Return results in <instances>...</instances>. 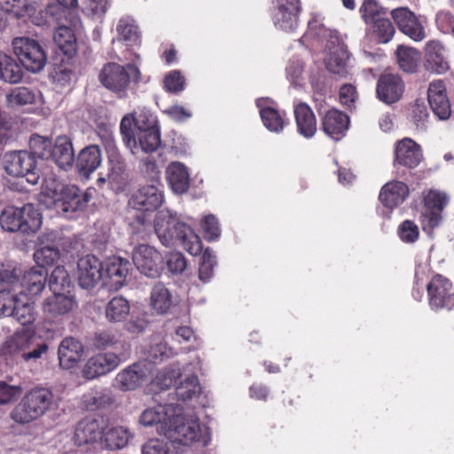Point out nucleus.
I'll return each mask as SVG.
<instances>
[{
	"label": "nucleus",
	"mask_w": 454,
	"mask_h": 454,
	"mask_svg": "<svg viewBox=\"0 0 454 454\" xmlns=\"http://www.w3.org/2000/svg\"><path fill=\"white\" fill-rule=\"evenodd\" d=\"M382 12L383 9L378 5L375 0H364L360 7L361 17L368 26L380 19Z\"/></svg>",
	"instance_id": "680f3d73"
},
{
	"label": "nucleus",
	"mask_w": 454,
	"mask_h": 454,
	"mask_svg": "<svg viewBox=\"0 0 454 454\" xmlns=\"http://www.w3.org/2000/svg\"><path fill=\"white\" fill-rule=\"evenodd\" d=\"M131 437L132 434L128 428L121 426L113 427L105 430L101 443L110 450H121L127 446Z\"/></svg>",
	"instance_id": "4c0bfd02"
},
{
	"label": "nucleus",
	"mask_w": 454,
	"mask_h": 454,
	"mask_svg": "<svg viewBox=\"0 0 454 454\" xmlns=\"http://www.w3.org/2000/svg\"><path fill=\"white\" fill-rule=\"evenodd\" d=\"M136 137L141 149L147 153L155 152L161 144L160 131L158 127H149L138 131Z\"/></svg>",
	"instance_id": "a18cd8bd"
},
{
	"label": "nucleus",
	"mask_w": 454,
	"mask_h": 454,
	"mask_svg": "<svg viewBox=\"0 0 454 454\" xmlns=\"http://www.w3.org/2000/svg\"><path fill=\"white\" fill-rule=\"evenodd\" d=\"M114 398L111 391L102 389L100 391L90 392L83 395V403L88 411H98L112 405Z\"/></svg>",
	"instance_id": "37998d69"
},
{
	"label": "nucleus",
	"mask_w": 454,
	"mask_h": 454,
	"mask_svg": "<svg viewBox=\"0 0 454 454\" xmlns=\"http://www.w3.org/2000/svg\"><path fill=\"white\" fill-rule=\"evenodd\" d=\"M54 395L46 387H34L27 391L11 412V419L20 425H27L43 417L53 403Z\"/></svg>",
	"instance_id": "7ed1b4c3"
},
{
	"label": "nucleus",
	"mask_w": 454,
	"mask_h": 454,
	"mask_svg": "<svg viewBox=\"0 0 454 454\" xmlns=\"http://www.w3.org/2000/svg\"><path fill=\"white\" fill-rule=\"evenodd\" d=\"M90 200V195L83 192L76 185H66L62 188V192L53 203L54 206L59 207L63 212L82 211Z\"/></svg>",
	"instance_id": "4be33fe9"
},
{
	"label": "nucleus",
	"mask_w": 454,
	"mask_h": 454,
	"mask_svg": "<svg viewBox=\"0 0 454 454\" xmlns=\"http://www.w3.org/2000/svg\"><path fill=\"white\" fill-rule=\"evenodd\" d=\"M216 264L215 255L209 248L204 250L199 268V277L203 282L208 281L214 275V268Z\"/></svg>",
	"instance_id": "13d9d810"
},
{
	"label": "nucleus",
	"mask_w": 454,
	"mask_h": 454,
	"mask_svg": "<svg viewBox=\"0 0 454 454\" xmlns=\"http://www.w3.org/2000/svg\"><path fill=\"white\" fill-rule=\"evenodd\" d=\"M294 114L299 134L306 138L313 137L317 130V126L311 107L307 103L300 102L295 105Z\"/></svg>",
	"instance_id": "c756f323"
},
{
	"label": "nucleus",
	"mask_w": 454,
	"mask_h": 454,
	"mask_svg": "<svg viewBox=\"0 0 454 454\" xmlns=\"http://www.w3.org/2000/svg\"><path fill=\"white\" fill-rule=\"evenodd\" d=\"M106 429V424L103 418L85 417L74 427V442L78 447L93 445L102 441Z\"/></svg>",
	"instance_id": "9b49d317"
},
{
	"label": "nucleus",
	"mask_w": 454,
	"mask_h": 454,
	"mask_svg": "<svg viewBox=\"0 0 454 454\" xmlns=\"http://www.w3.org/2000/svg\"><path fill=\"white\" fill-rule=\"evenodd\" d=\"M163 202V193L154 185H144L135 191L129 199V206L136 210L153 212Z\"/></svg>",
	"instance_id": "dca6fc26"
},
{
	"label": "nucleus",
	"mask_w": 454,
	"mask_h": 454,
	"mask_svg": "<svg viewBox=\"0 0 454 454\" xmlns=\"http://www.w3.org/2000/svg\"><path fill=\"white\" fill-rule=\"evenodd\" d=\"M103 263L93 254H87L77 262V278L83 289L93 288L103 278Z\"/></svg>",
	"instance_id": "f3484780"
},
{
	"label": "nucleus",
	"mask_w": 454,
	"mask_h": 454,
	"mask_svg": "<svg viewBox=\"0 0 454 454\" xmlns=\"http://www.w3.org/2000/svg\"><path fill=\"white\" fill-rule=\"evenodd\" d=\"M154 231L166 247L181 245L192 255L200 254L203 249L200 238L186 223L168 212H160L154 220Z\"/></svg>",
	"instance_id": "f257e3e1"
},
{
	"label": "nucleus",
	"mask_w": 454,
	"mask_h": 454,
	"mask_svg": "<svg viewBox=\"0 0 454 454\" xmlns=\"http://www.w3.org/2000/svg\"><path fill=\"white\" fill-rule=\"evenodd\" d=\"M60 257L59 248L51 246H45L37 249L34 254V259L36 266L39 268L46 269L48 266H52Z\"/></svg>",
	"instance_id": "3c124183"
},
{
	"label": "nucleus",
	"mask_w": 454,
	"mask_h": 454,
	"mask_svg": "<svg viewBox=\"0 0 454 454\" xmlns=\"http://www.w3.org/2000/svg\"><path fill=\"white\" fill-rule=\"evenodd\" d=\"M12 317L22 325H28L35 322L36 312L34 308V303L29 301L27 296H18L15 304V311Z\"/></svg>",
	"instance_id": "a19ab883"
},
{
	"label": "nucleus",
	"mask_w": 454,
	"mask_h": 454,
	"mask_svg": "<svg viewBox=\"0 0 454 454\" xmlns=\"http://www.w3.org/2000/svg\"><path fill=\"white\" fill-rule=\"evenodd\" d=\"M52 294L43 303V312L52 317L68 314L75 304L74 297L66 295L61 292Z\"/></svg>",
	"instance_id": "473e14b6"
},
{
	"label": "nucleus",
	"mask_w": 454,
	"mask_h": 454,
	"mask_svg": "<svg viewBox=\"0 0 454 454\" xmlns=\"http://www.w3.org/2000/svg\"><path fill=\"white\" fill-rule=\"evenodd\" d=\"M139 75V69L133 64L121 66L117 63H107L102 67L98 80L106 89L122 96L126 93L130 80H137Z\"/></svg>",
	"instance_id": "423d86ee"
},
{
	"label": "nucleus",
	"mask_w": 454,
	"mask_h": 454,
	"mask_svg": "<svg viewBox=\"0 0 454 454\" xmlns=\"http://www.w3.org/2000/svg\"><path fill=\"white\" fill-rule=\"evenodd\" d=\"M45 12L47 24L57 26L54 42L66 57H72L76 50L75 35L82 30V21L76 9L64 8L59 4L50 5Z\"/></svg>",
	"instance_id": "f03ea898"
},
{
	"label": "nucleus",
	"mask_w": 454,
	"mask_h": 454,
	"mask_svg": "<svg viewBox=\"0 0 454 454\" xmlns=\"http://www.w3.org/2000/svg\"><path fill=\"white\" fill-rule=\"evenodd\" d=\"M373 32L377 34L380 40L387 43L393 37L395 28L388 19L381 17L370 26Z\"/></svg>",
	"instance_id": "69168bd1"
},
{
	"label": "nucleus",
	"mask_w": 454,
	"mask_h": 454,
	"mask_svg": "<svg viewBox=\"0 0 454 454\" xmlns=\"http://www.w3.org/2000/svg\"><path fill=\"white\" fill-rule=\"evenodd\" d=\"M51 148L52 142L50 138L38 134H33L30 137L28 153L33 154L36 160L37 159H50Z\"/></svg>",
	"instance_id": "de8ad7c7"
},
{
	"label": "nucleus",
	"mask_w": 454,
	"mask_h": 454,
	"mask_svg": "<svg viewBox=\"0 0 454 454\" xmlns=\"http://www.w3.org/2000/svg\"><path fill=\"white\" fill-rule=\"evenodd\" d=\"M153 374V365L148 360L139 361L120 372L116 381L121 389L134 390L148 381Z\"/></svg>",
	"instance_id": "ddd939ff"
},
{
	"label": "nucleus",
	"mask_w": 454,
	"mask_h": 454,
	"mask_svg": "<svg viewBox=\"0 0 454 454\" xmlns=\"http://www.w3.org/2000/svg\"><path fill=\"white\" fill-rule=\"evenodd\" d=\"M61 169L71 168L74 161V152L71 138L67 136H59L52 145L51 157Z\"/></svg>",
	"instance_id": "7c9ffc66"
},
{
	"label": "nucleus",
	"mask_w": 454,
	"mask_h": 454,
	"mask_svg": "<svg viewBox=\"0 0 454 454\" xmlns=\"http://www.w3.org/2000/svg\"><path fill=\"white\" fill-rule=\"evenodd\" d=\"M150 301L153 309L161 315L167 314L174 304L171 292L161 282L153 286L151 291Z\"/></svg>",
	"instance_id": "e433bc0d"
},
{
	"label": "nucleus",
	"mask_w": 454,
	"mask_h": 454,
	"mask_svg": "<svg viewBox=\"0 0 454 454\" xmlns=\"http://www.w3.org/2000/svg\"><path fill=\"white\" fill-rule=\"evenodd\" d=\"M428 306L433 311L451 310L454 308L453 284L442 274H434L426 286Z\"/></svg>",
	"instance_id": "1a4fd4ad"
},
{
	"label": "nucleus",
	"mask_w": 454,
	"mask_h": 454,
	"mask_svg": "<svg viewBox=\"0 0 454 454\" xmlns=\"http://www.w3.org/2000/svg\"><path fill=\"white\" fill-rule=\"evenodd\" d=\"M84 348L82 343L73 337L62 340L58 350L59 365L66 370L74 368L81 360Z\"/></svg>",
	"instance_id": "cd10ccee"
},
{
	"label": "nucleus",
	"mask_w": 454,
	"mask_h": 454,
	"mask_svg": "<svg viewBox=\"0 0 454 454\" xmlns=\"http://www.w3.org/2000/svg\"><path fill=\"white\" fill-rule=\"evenodd\" d=\"M261 118L264 126L270 131L279 132L283 129L285 121L280 113L273 107L267 106L261 110Z\"/></svg>",
	"instance_id": "603ef678"
},
{
	"label": "nucleus",
	"mask_w": 454,
	"mask_h": 454,
	"mask_svg": "<svg viewBox=\"0 0 454 454\" xmlns=\"http://www.w3.org/2000/svg\"><path fill=\"white\" fill-rule=\"evenodd\" d=\"M12 51L16 57H46L45 46L40 41L29 36L12 39Z\"/></svg>",
	"instance_id": "72a5a7b5"
},
{
	"label": "nucleus",
	"mask_w": 454,
	"mask_h": 454,
	"mask_svg": "<svg viewBox=\"0 0 454 454\" xmlns=\"http://www.w3.org/2000/svg\"><path fill=\"white\" fill-rule=\"evenodd\" d=\"M20 274L21 270L18 269L0 270V290L16 292L17 288L20 287Z\"/></svg>",
	"instance_id": "6e6d98bb"
},
{
	"label": "nucleus",
	"mask_w": 454,
	"mask_h": 454,
	"mask_svg": "<svg viewBox=\"0 0 454 454\" xmlns=\"http://www.w3.org/2000/svg\"><path fill=\"white\" fill-rule=\"evenodd\" d=\"M429 113L424 101L416 100L410 108L409 118L417 128H424Z\"/></svg>",
	"instance_id": "bf43d9fd"
},
{
	"label": "nucleus",
	"mask_w": 454,
	"mask_h": 454,
	"mask_svg": "<svg viewBox=\"0 0 454 454\" xmlns=\"http://www.w3.org/2000/svg\"><path fill=\"white\" fill-rule=\"evenodd\" d=\"M176 406L172 404H159L154 407L145 409L139 417V424L144 427H153L159 425V431L162 434V427L168 425L171 415H176Z\"/></svg>",
	"instance_id": "c85d7f7f"
},
{
	"label": "nucleus",
	"mask_w": 454,
	"mask_h": 454,
	"mask_svg": "<svg viewBox=\"0 0 454 454\" xmlns=\"http://www.w3.org/2000/svg\"><path fill=\"white\" fill-rule=\"evenodd\" d=\"M449 201L450 199L446 193L435 190H430L424 197L422 218L428 228L434 229L440 225L442 212Z\"/></svg>",
	"instance_id": "2eb2a0df"
},
{
	"label": "nucleus",
	"mask_w": 454,
	"mask_h": 454,
	"mask_svg": "<svg viewBox=\"0 0 454 454\" xmlns=\"http://www.w3.org/2000/svg\"><path fill=\"white\" fill-rule=\"evenodd\" d=\"M132 259L137 269L144 275L156 278L162 270L163 258L154 247L141 244L136 247Z\"/></svg>",
	"instance_id": "9d476101"
},
{
	"label": "nucleus",
	"mask_w": 454,
	"mask_h": 454,
	"mask_svg": "<svg viewBox=\"0 0 454 454\" xmlns=\"http://www.w3.org/2000/svg\"><path fill=\"white\" fill-rule=\"evenodd\" d=\"M35 340L34 333L27 329L17 331L13 335L8 337L4 343V349L9 354L27 352Z\"/></svg>",
	"instance_id": "58836bf2"
},
{
	"label": "nucleus",
	"mask_w": 454,
	"mask_h": 454,
	"mask_svg": "<svg viewBox=\"0 0 454 454\" xmlns=\"http://www.w3.org/2000/svg\"><path fill=\"white\" fill-rule=\"evenodd\" d=\"M348 59H324L325 69L332 74L340 78H346L349 74L347 63Z\"/></svg>",
	"instance_id": "338daca9"
},
{
	"label": "nucleus",
	"mask_w": 454,
	"mask_h": 454,
	"mask_svg": "<svg viewBox=\"0 0 454 454\" xmlns=\"http://www.w3.org/2000/svg\"><path fill=\"white\" fill-rule=\"evenodd\" d=\"M48 270L33 267L25 271L20 279V295L35 296L42 293L47 281Z\"/></svg>",
	"instance_id": "bb28decb"
},
{
	"label": "nucleus",
	"mask_w": 454,
	"mask_h": 454,
	"mask_svg": "<svg viewBox=\"0 0 454 454\" xmlns=\"http://www.w3.org/2000/svg\"><path fill=\"white\" fill-rule=\"evenodd\" d=\"M391 16L400 31L414 41L425 37V30L420 20L408 8L401 7L392 10Z\"/></svg>",
	"instance_id": "412c9836"
},
{
	"label": "nucleus",
	"mask_w": 454,
	"mask_h": 454,
	"mask_svg": "<svg viewBox=\"0 0 454 454\" xmlns=\"http://www.w3.org/2000/svg\"><path fill=\"white\" fill-rule=\"evenodd\" d=\"M41 224L42 215L32 203H27L21 207L8 206L0 215V225L9 232L35 233Z\"/></svg>",
	"instance_id": "20e7f679"
},
{
	"label": "nucleus",
	"mask_w": 454,
	"mask_h": 454,
	"mask_svg": "<svg viewBox=\"0 0 454 454\" xmlns=\"http://www.w3.org/2000/svg\"><path fill=\"white\" fill-rule=\"evenodd\" d=\"M167 180L174 192L183 194L190 187V174L187 167L179 162H171L166 170Z\"/></svg>",
	"instance_id": "2f4dec72"
},
{
	"label": "nucleus",
	"mask_w": 454,
	"mask_h": 454,
	"mask_svg": "<svg viewBox=\"0 0 454 454\" xmlns=\"http://www.w3.org/2000/svg\"><path fill=\"white\" fill-rule=\"evenodd\" d=\"M101 163V151L98 145H91L83 148L77 158V168L83 176L94 172Z\"/></svg>",
	"instance_id": "c9c22d12"
},
{
	"label": "nucleus",
	"mask_w": 454,
	"mask_h": 454,
	"mask_svg": "<svg viewBox=\"0 0 454 454\" xmlns=\"http://www.w3.org/2000/svg\"><path fill=\"white\" fill-rule=\"evenodd\" d=\"M424 160L421 146L414 140L404 137L395 144L394 166L416 168Z\"/></svg>",
	"instance_id": "4468645a"
},
{
	"label": "nucleus",
	"mask_w": 454,
	"mask_h": 454,
	"mask_svg": "<svg viewBox=\"0 0 454 454\" xmlns=\"http://www.w3.org/2000/svg\"><path fill=\"white\" fill-rule=\"evenodd\" d=\"M5 172L15 177H26L30 184H37L40 179L37 160L28 151L11 152L4 155Z\"/></svg>",
	"instance_id": "6e6552de"
},
{
	"label": "nucleus",
	"mask_w": 454,
	"mask_h": 454,
	"mask_svg": "<svg viewBox=\"0 0 454 454\" xmlns=\"http://www.w3.org/2000/svg\"><path fill=\"white\" fill-rule=\"evenodd\" d=\"M409 195L410 189L405 183L393 180L381 187L379 200L385 207L394 209L402 205Z\"/></svg>",
	"instance_id": "5701e85b"
},
{
	"label": "nucleus",
	"mask_w": 454,
	"mask_h": 454,
	"mask_svg": "<svg viewBox=\"0 0 454 454\" xmlns=\"http://www.w3.org/2000/svg\"><path fill=\"white\" fill-rule=\"evenodd\" d=\"M98 135L108 158L111 170L110 176L122 174L125 171L126 163L117 147L113 132L108 129H103L100 130Z\"/></svg>",
	"instance_id": "393cba45"
},
{
	"label": "nucleus",
	"mask_w": 454,
	"mask_h": 454,
	"mask_svg": "<svg viewBox=\"0 0 454 454\" xmlns=\"http://www.w3.org/2000/svg\"><path fill=\"white\" fill-rule=\"evenodd\" d=\"M70 278L64 266H57L49 278V287L52 293L62 292L69 286Z\"/></svg>",
	"instance_id": "5fc2aeb1"
},
{
	"label": "nucleus",
	"mask_w": 454,
	"mask_h": 454,
	"mask_svg": "<svg viewBox=\"0 0 454 454\" xmlns=\"http://www.w3.org/2000/svg\"><path fill=\"white\" fill-rule=\"evenodd\" d=\"M143 116L135 118L132 114L125 115L120 123V131L122 137L123 143L128 147L135 146L137 144L136 134L134 133L133 127H144Z\"/></svg>",
	"instance_id": "c03bdc74"
},
{
	"label": "nucleus",
	"mask_w": 454,
	"mask_h": 454,
	"mask_svg": "<svg viewBox=\"0 0 454 454\" xmlns=\"http://www.w3.org/2000/svg\"><path fill=\"white\" fill-rule=\"evenodd\" d=\"M129 262L121 257L114 256L106 262V268L103 269V280L105 285H108L114 289L121 288L125 283L129 273Z\"/></svg>",
	"instance_id": "b1692460"
},
{
	"label": "nucleus",
	"mask_w": 454,
	"mask_h": 454,
	"mask_svg": "<svg viewBox=\"0 0 454 454\" xmlns=\"http://www.w3.org/2000/svg\"><path fill=\"white\" fill-rule=\"evenodd\" d=\"M185 78L178 70H172L166 74L163 80V88L166 91L178 94L184 90Z\"/></svg>",
	"instance_id": "4d7b16f0"
},
{
	"label": "nucleus",
	"mask_w": 454,
	"mask_h": 454,
	"mask_svg": "<svg viewBox=\"0 0 454 454\" xmlns=\"http://www.w3.org/2000/svg\"><path fill=\"white\" fill-rule=\"evenodd\" d=\"M299 13L300 12L297 11L275 7L272 17L274 25L278 29L286 32L293 31L297 26Z\"/></svg>",
	"instance_id": "49530a36"
},
{
	"label": "nucleus",
	"mask_w": 454,
	"mask_h": 454,
	"mask_svg": "<svg viewBox=\"0 0 454 454\" xmlns=\"http://www.w3.org/2000/svg\"><path fill=\"white\" fill-rule=\"evenodd\" d=\"M67 184H62L56 176H49L44 178L42 186V196L47 197L53 204Z\"/></svg>",
	"instance_id": "052dcab7"
},
{
	"label": "nucleus",
	"mask_w": 454,
	"mask_h": 454,
	"mask_svg": "<svg viewBox=\"0 0 454 454\" xmlns=\"http://www.w3.org/2000/svg\"><path fill=\"white\" fill-rule=\"evenodd\" d=\"M130 310L129 302L122 296H114L106 307V317L108 321L117 323L124 321Z\"/></svg>",
	"instance_id": "ea45409f"
},
{
	"label": "nucleus",
	"mask_w": 454,
	"mask_h": 454,
	"mask_svg": "<svg viewBox=\"0 0 454 454\" xmlns=\"http://www.w3.org/2000/svg\"><path fill=\"white\" fill-rule=\"evenodd\" d=\"M142 454H170V444L164 440L150 439L143 445Z\"/></svg>",
	"instance_id": "774afa93"
},
{
	"label": "nucleus",
	"mask_w": 454,
	"mask_h": 454,
	"mask_svg": "<svg viewBox=\"0 0 454 454\" xmlns=\"http://www.w3.org/2000/svg\"><path fill=\"white\" fill-rule=\"evenodd\" d=\"M176 406V415H171L168 425L162 427V434L170 442L189 445L199 441L201 429L199 418L196 416H184L183 409Z\"/></svg>",
	"instance_id": "39448f33"
},
{
	"label": "nucleus",
	"mask_w": 454,
	"mask_h": 454,
	"mask_svg": "<svg viewBox=\"0 0 454 454\" xmlns=\"http://www.w3.org/2000/svg\"><path fill=\"white\" fill-rule=\"evenodd\" d=\"M400 239L404 243H414L419 239V230L418 225L411 220H404L397 229Z\"/></svg>",
	"instance_id": "0e129e2a"
},
{
	"label": "nucleus",
	"mask_w": 454,
	"mask_h": 454,
	"mask_svg": "<svg viewBox=\"0 0 454 454\" xmlns=\"http://www.w3.org/2000/svg\"><path fill=\"white\" fill-rule=\"evenodd\" d=\"M35 100V93L26 87H17L6 96V101L10 106H25L33 104Z\"/></svg>",
	"instance_id": "864d4df0"
},
{
	"label": "nucleus",
	"mask_w": 454,
	"mask_h": 454,
	"mask_svg": "<svg viewBox=\"0 0 454 454\" xmlns=\"http://www.w3.org/2000/svg\"><path fill=\"white\" fill-rule=\"evenodd\" d=\"M201 393V386L197 376L192 375L180 382L176 388V395L178 400L187 401L197 397Z\"/></svg>",
	"instance_id": "09e8293b"
},
{
	"label": "nucleus",
	"mask_w": 454,
	"mask_h": 454,
	"mask_svg": "<svg viewBox=\"0 0 454 454\" xmlns=\"http://www.w3.org/2000/svg\"><path fill=\"white\" fill-rule=\"evenodd\" d=\"M59 59V63H54L52 71L51 72L50 75L53 82L58 83L60 86H65L70 82L72 76L74 75L72 65L69 62V60L72 59Z\"/></svg>",
	"instance_id": "8fccbe9b"
},
{
	"label": "nucleus",
	"mask_w": 454,
	"mask_h": 454,
	"mask_svg": "<svg viewBox=\"0 0 454 454\" xmlns=\"http://www.w3.org/2000/svg\"><path fill=\"white\" fill-rule=\"evenodd\" d=\"M21 62L15 59H0V78L9 83H17L22 80Z\"/></svg>",
	"instance_id": "79ce46f5"
},
{
	"label": "nucleus",
	"mask_w": 454,
	"mask_h": 454,
	"mask_svg": "<svg viewBox=\"0 0 454 454\" xmlns=\"http://www.w3.org/2000/svg\"><path fill=\"white\" fill-rule=\"evenodd\" d=\"M312 39L315 40V43L310 45L312 48L315 47L316 43L325 39V51L332 57H343L348 54V46L337 32L327 29L320 20L316 18L309 22L308 30L299 41V44H305L309 43Z\"/></svg>",
	"instance_id": "0eeeda50"
},
{
	"label": "nucleus",
	"mask_w": 454,
	"mask_h": 454,
	"mask_svg": "<svg viewBox=\"0 0 454 454\" xmlns=\"http://www.w3.org/2000/svg\"><path fill=\"white\" fill-rule=\"evenodd\" d=\"M117 32L120 39L114 40V44L118 47H125L127 51L130 47L139 42L140 35L135 20L130 17H125L120 20L117 25Z\"/></svg>",
	"instance_id": "f704fd0d"
},
{
	"label": "nucleus",
	"mask_w": 454,
	"mask_h": 454,
	"mask_svg": "<svg viewBox=\"0 0 454 454\" xmlns=\"http://www.w3.org/2000/svg\"><path fill=\"white\" fill-rule=\"evenodd\" d=\"M176 352L172 348L168 347L165 342H159L152 345L148 350V357L151 359L149 361L152 365L158 362L164 361L171 356H174Z\"/></svg>",
	"instance_id": "e2e57ef3"
},
{
	"label": "nucleus",
	"mask_w": 454,
	"mask_h": 454,
	"mask_svg": "<svg viewBox=\"0 0 454 454\" xmlns=\"http://www.w3.org/2000/svg\"><path fill=\"white\" fill-rule=\"evenodd\" d=\"M404 90L405 84L401 76L384 73L377 81L375 93L380 102L390 106L402 99Z\"/></svg>",
	"instance_id": "f8f14e48"
},
{
	"label": "nucleus",
	"mask_w": 454,
	"mask_h": 454,
	"mask_svg": "<svg viewBox=\"0 0 454 454\" xmlns=\"http://www.w3.org/2000/svg\"><path fill=\"white\" fill-rule=\"evenodd\" d=\"M8 12H12L18 18L29 17L31 22L36 26L47 25L49 20L45 10L37 11V4L29 0H12L6 2Z\"/></svg>",
	"instance_id": "a878e982"
},
{
	"label": "nucleus",
	"mask_w": 454,
	"mask_h": 454,
	"mask_svg": "<svg viewBox=\"0 0 454 454\" xmlns=\"http://www.w3.org/2000/svg\"><path fill=\"white\" fill-rule=\"evenodd\" d=\"M350 119L344 112L334 107L325 112L321 118L322 130L333 140L339 141L346 136Z\"/></svg>",
	"instance_id": "aec40b11"
},
{
	"label": "nucleus",
	"mask_w": 454,
	"mask_h": 454,
	"mask_svg": "<svg viewBox=\"0 0 454 454\" xmlns=\"http://www.w3.org/2000/svg\"><path fill=\"white\" fill-rule=\"evenodd\" d=\"M121 363L114 353H99L87 360L82 374L87 380H94L115 370Z\"/></svg>",
	"instance_id": "6ab92c4d"
},
{
	"label": "nucleus",
	"mask_w": 454,
	"mask_h": 454,
	"mask_svg": "<svg viewBox=\"0 0 454 454\" xmlns=\"http://www.w3.org/2000/svg\"><path fill=\"white\" fill-rule=\"evenodd\" d=\"M427 100L432 112L439 120L446 121L450 117L451 105L442 80H434L429 83Z\"/></svg>",
	"instance_id": "a211bd4d"
}]
</instances>
